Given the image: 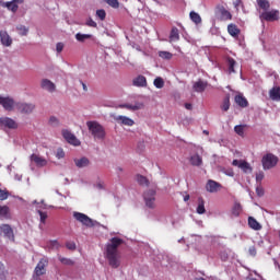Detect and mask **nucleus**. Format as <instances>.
I'll list each match as a JSON object with an SVG mask.
<instances>
[{"label":"nucleus","mask_w":280,"mask_h":280,"mask_svg":"<svg viewBox=\"0 0 280 280\" xmlns=\"http://www.w3.org/2000/svg\"><path fill=\"white\" fill-rule=\"evenodd\" d=\"M226 65H228L229 73L230 74L235 73V65H237V61H235V59H233L232 57H228Z\"/></svg>","instance_id":"28"},{"label":"nucleus","mask_w":280,"mask_h":280,"mask_svg":"<svg viewBox=\"0 0 280 280\" xmlns=\"http://www.w3.org/2000/svg\"><path fill=\"white\" fill-rule=\"evenodd\" d=\"M85 25H88V27H97V22L93 21V19H89L85 23Z\"/></svg>","instance_id":"50"},{"label":"nucleus","mask_w":280,"mask_h":280,"mask_svg":"<svg viewBox=\"0 0 280 280\" xmlns=\"http://www.w3.org/2000/svg\"><path fill=\"white\" fill-rule=\"evenodd\" d=\"M107 5L117 10L119 8V0H103Z\"/></svg>","instance_id":"43"},{"label":"nucleus","mask_w":280,"mask_h":280,"mask_svg":"<svg viewBox=\"0 0 280 280\" xmlns=\"http://www.w3.org/2000/svg\"><path fill=\"white\" fill-rule=\"evenodd\" d=\"M269 97H270V100H272L273 102H280V86H273V88L269 91Z\"/></svg>","instance_id":"21"},{"label":"nucleus","mask_w":280,"mask_h":280,"mask_svg":"<svg viewBox=\"0 0 280 280\" xmlns=\"http://www.w3.org/2000/svg\"><path fill=\"white\" fill-rule=\"evenodd\" d=\"M90 38H93V35H91V34H81V33L75 34V39L79 43H84V40H89Z\"/></svg>","instance_id":"33"},{"label":"nucleus","mask_w":280,"mask_h":280,"mask_svg":"<svg viewBox=\"0 0 280 280\" xmlns=\"http://www.w3.org/2000/svg\"><path fill=\"white\" fill-rule=\"evenodd\" d=\"M56 156L58 159H65V150H62V148L57 149Z\"/></svg>","instance_id":"51"},{"label":"nucleus","mask_w":280,"mask_h":280,"mask_svg":"<svg viewBox=\"0 0 280 280\" xmlns=\"http://www.w3.org/2000/svg\"><path fill=\"white\" fill-rule=\"evenodd\" d=\"M203 135H207V136H209V131H207V130H203Z\"/></svg>","instance_id":"64"},{"label":"nucleus","mask_w":280,"mask_h":280,"mask_svg":"<svg viewBox=\"0 0 280 280\" xmlns=\"http://www.w3.org/2000/svg\"><path fill=\"white\" fill-rule=\"evenodd\" d=\"M39 213V220L42 222V224H45V222H47V212H43L40 210H38Z\"/></svg>","instance_id":"48"},{"label":"nucleus","mask_w":280,"mask_h":280,"mask_svg":"<svg viewBox=\"0 0 280 280\" xmlns=\"http://www.w3.org/2000/svg\"><path fill=\"white\" fill-rule=\"evenodd\" d=\"M153 84L155 89H163V86H165V81L163 80V78L158 77L154 79Z\"/></svg>","instance_id":"38"},{"label":"nucleus","mask_w":280,"mask_h":280,"mask_svg":"<svg viewBox=\"0 0 280 280\" xmlns=\"http://www.w3.org/2000/svg\"><path fill=\"white\" fill-rule=\"evenodd\" d=\"M0 128L1 130H16V128H19V122L10 117H1Z\"/></svg>","instance_id":"6"},{"label":"nucleus","mask_w":280,"mask_h":280,"mask_svg":"<svg viewBox=\"0 0 280 280\" xmlns=\"http://www.w3.org/2000/svg\"><path fill=\"white\" fill-rule=\"evenodd\" d=\"M258 8L264 10V12L270 10V1L268 0H256Z\"/></svg>","instance_id":"30"},{"label":"nucleus","mask_w":280,"mask_h":280,"mask_svg":"<svg viewBox=\"0 0 280 280\" xmlns=\"http://www.w3.org/2000/svg\"><path fill=\"white\" fill-rule=\"evenodd\" d=\"M256 194H257V196H259V198H261V196H264V187L257 186Z\"/></svg>","instance_id":"52"},{"label":"nucleus","mask_w":280,"mask_h":280,"mask_svg":"<svg viewBox=\"0 0 280 280\" xmlns=\"http://www.w3.org/2000/svg\"><path fill=\"white\" fill-rule=\"evenodd\" d=\"M118 119L124 126H135V120H132L131 118H128L126 116H118Z\"/></svg>","instance_id":"35"},{"label":"nucleus","mask_w":280,"mask_h":280,"mask_svg":"<svg viewBox=\"0 0 280 280\" xmlns=\"http://www.w3.org/2000/svg\"><path fill=\"white\" fill-rule=\"evenodd\" d=\"M137 183H139L142 187H150V180L143 175L137 176Z\"/></svg>","instance_id":"32"},{"label":"nucleus","mask_w":280,"mask_h":280,"mask_svg":"<svg viewBox=\"0 0 280 280\" xmlns=\"http://www.w3.org/2000/svg\"><path fill=\"white\" fill-rule=\"evenodd\" d=\"M221 189H222V184L213 179H209L206 184V191H209V194H218V191H220Z\"/></svg>","instance_id":"11"},{"label":"nucleus","mask_w":280,"mask_h":280,"mask_svg":"<svg viewBox=\"0 0 280 280\" xmlns=\"http://www.w3.org/2000/svg\"><path fill=\"white\" fill-rule=\"evenodd\" d=\"M60 244L58 243V241H50L49 242V247L50 248H59Z\"/></svg>","instance_id":"53"},{"label":"nucleus","mask_w":280,"mask_h":280,"mask_svg":"<svg viewBox=\"0 0 280 280\" xmlns=\"http://www.w3.org/2000/svg\"><path fill=\"white\" fill-rule=\"evenodd\" d=\"M190 19L192 23H196V25H199V23H202V18H200V14L194 11L190 12Z\"/></svg>","instance_id":"37"},{"label":"nucleus","mask_w":280,"mask_h":280,"mask_svg":"<svg viewBox=\"0 0 280 280\" xmlns=\"http://www.w3.org/2000/svg\"><path fill=\"white\" fill-rule=\"evenodd\" d=\"M159 57L163 60H172V58H174V55L170 51H159Z\"/></svg>","instance_id":"39"},{"label":"nucleus","mask_w":280,"mask_h":280,"mask_svg":"<svg viewBox=\"0 0 280 280\" xmlns=\"http://www.w3.org/2000/svg\"><path fill=\"white\" fill-rule=\"evenodd\" d=\"M240 5H242V0H235L234 8H236V10H238Z\"/></svg>","instance_id":"56"},{"label":"nucleus","mask_w":280,"mask_h":280,"mask_svg":"<svg viewBox=\"0 0 280 280\" xmlns=\"http://www.w3.org/2000/svg\"><path fill=\"white\" fill-rule=\"evenodd\" d=\"M217 13L220 15L221 21H231L233 19V14H231L224 5H218Z\"/></svg>","instance_id":"12"},{"label":"nucleus","mask_w":280,"mask_h":280,"mask_svg":"<svg viewBox=\"0 0 280 280\" xmlns=\"http://www.w3.org/2000/svg\"><path fill=\"white\" fill-rule=\"evenodd\" d=\"M265 176L266 175L264 174V172L259 171L258 173H256V182H258L259 185H261V180H264Z\"/></svg>","instance_id":"47"},{"label":"nucleus","mask_w":280,"mask_h":280,"mask_svg":"<svg viewBox=\"0 0 280 280\" xmlns=\"http://www.w3.org/2000/svg\"><path fill=\"white\" fill-rule=\"evenodd\" d=\"M0 218H10V207L0 206Z\"/></svg>","instance_id":"36"},{"label":"nucleus","mask_w":280,"mask_h":280,"mask_svg":"<svg viewBox=\"0 0 280 280\" xmlns=\"http://www.w3.org/2000/svg\"><path fill=\"white\" fill-rule=\"evenodd\" d=\"M49 126H60V120L56 116H51L48 120Z\"/></svg>","instance_id":"44"},{"label":"nucleus","mask_w":280,"mask_h":280,"mask_svg":"<svg viewBox=\"0 0 280 280\" xmlns=\"http://www.w3.org/2000/svg\"><path fill=\"white\" fill-rule=\"evenodd\" d=\"M62 137L68 141L71 145H80V140L75 137V135L71 133L69 130H62Z\"/></svg>","instance_id":"14"},{"label":"nucleus","mask_w":280,"mask_h":280,"mask_svg":"<svg viewBox=\"0 0 280 280\" xmlns=\"http://www.w3.org/2000/svg\"><path fill=\"white\" fill-rule=\"evenodd\" d=\"M32 163H35L37 167H45L47 165V160L36 153L30 156Z\"/></svg>","instance_id":"15"},{"label":"nucleus","mask_w":280,"mask_h":280,"mask_svg":"<svg viewBox=\"0 0 280 280\" xmlns=\"http://www.w3.org/2000/svg\"><path fill=\"white\" fill-rule=\"evenodd\" d=\"M68 250H75V243L69 242L66 244Z\"/></svg>","instance_id":"54"},{"label":"nucleus","mask_w":280,"mask_h":280,"mask_svg":"<svg viewBox=\"0 0 280 280\" xmlns=\"http://www.w3.org/2000/svg\"><path fill=\"white\" fill-rule=\"evenodd\" d=\"M59 261H61V264H63V266H73V260H71L69 258H65L62 256H59Z\"/></svg>","instance_id":"45"},{"label":"nucleus","mask_w":280,"mask_h":280,"mask_svg":"<svg viewBox=\"0 0 280 280\" xmlns=\"http://www.w3.org/2000/svg\"><path fill=\"white\" fill-rule=\"evenodd\" d=\"M9 196H10V192L0 189V200H8Z\"/></svg>","instance_id":"49"},{"label":"nucleus","mask_w":280,"mask_h":280,"mask_svg":"<svg viewBox=\"0 0 280 280\" xmlns=\"http://www.w3.org/2000/svg\"><path fill=\"white\" fill-rule=\"evenodd\" d=\"M260 21H267L268 23L279 21V10L264 11L260 14Z\"/></svg>","instance_id":"7"},{"label":"nucleus","mask_w":280,"mask_h":280,"mask_svg":"<svg viewBox=\"0 0 280 280\" xmlns=\"http://www.w3.org/2000/svg\"><path fill=\"white\" fill-rule=\"evenodd\" d=\"M234 102L241 108H247V106H248V100H246L243 94L235 95Z\"/></svg>","instance_id":"18"},{"label":"nucleus","mask_w":280,"mask_h":280,"mask_svg":"<svg viewBox=\"0 0 280 280\" xmlns=\"http://www.w3.org/2000/svg\"><path fill=\"white\" fill-rule=\"evenodd\" d=\"M244 128H246V125H236L234 127V132H236L238 137H244Z\"/></svg>","instance_id":"40"},{"label":"nucleus","mask_w":280,"mask_h":280,"mask_svg":"<svg viewBox=\"0 0 280 280\" xmlns=\"http://www.w3.org/2000/svg\"><path fill=\"white\" fill-rule=\"evenodd\" d=\"M278 163H279V156L272 153H267L261 159L262 168L265 171L277 167Z\"/></svg>","instance_id":"3"},{"label":"nucleus","mask_w":280,"mask_h":280,"mask_svg":"<svg viewBox=\"0 0 280 280\" xmlns=\"http://www.w3.org/2000/svg\"><path fill=\"white\" fill-rule=\"evenodd\" d=\"M189 161L190 164L194 165L195 167H200V165H202V156H200L199 154L190 156Z\"/></svg>","instance_id":"25"},{"label":"nucleus","mask_w":280,"mask_h":280,"mask_svg":"<svg viewBox=\"0 0 280 280\" xmlns=\"http://www.w3.org/2000/svg\"><path fill=\"white\" fill-rule=\"evenodd\" d=\"M228 176H235V173L233 172V170H230L228 173H226Z\"/></svg>","instance_id":"60"},{"label":"nucleus","mask_w":280,"mask_h":280,"mask_svg":"<svg viewBox=\"0 0 280 280\" xmlns=\"http://www.w3.org/2000/svg\"><path fill=\"white\" fill-rule=\"evenodd\" d=\"M56 49H57V52L60 54V51H62V49H65V45L62 43H58L56 45Z\"/></svg>","instance_id":"55"},{"label":"nucleus","mask_w":280,"mask_h":280,"mask_svg":"<svg viewBox=\"0 0 280 280\" xmlns=\"http://www.w3.org/2000/svg\"><path fill=\"white\" fill-rule=\"evenodd\" d=\"M0 42L3 47H12V37L5 31H0Z\"/></svg>","instance_id":"16"},{"label":"nucleus","mask_w":280,"mask_h":280,"mask_svg":"<svg viewBox=\"0 0 280 280\" xmlns=\"http://www.w3.org/2000/svg\"><path fill=\"white\" fill-rule=\"evenodd\" d=\"M88 130L91 132L94 139H98L100 141H104L106 139V129L104 126L100 125V122L95 120L86 121Z\"/></svg>","instance_id":"2"},{"label":"nucleus","mask_w":280,"mask_h":280,"mask_svg":"<svg viewBox=\"0 0 280 280\" xmlns=\"http://www.w3.org/2000/svg\"><path fill=\"white\" fill-rule=\"evenodd\" d=\"M73 218L77 220V222H81L83 226H94L93 219L89 218V215L82 213V212H73Z\"/></svg>","instance_id":"8"},{"label":"nucleus","mask_w":280,"mask_h":280,"mask_svg":"<svg viewBox=\"0 0 280 280\" xmlns=\"http://www.w3.org/2000/svg\"><path fill=\"white\" fill-rule=\"evenodd\" d=\"M80 84H81L83 91H85V92L89 91V88L86 86V83H83L82 81H80Z\"/></svg>","instance_id":"59"},{"label":"nucleus","mask_w":280,"mask_h":280,"mask_svg":"<svg viewBox=\"0 0 280 280\" xmlns=\"http://www.w3.org/2000/svg\"><path fill=\"white\" fill-rule=\"evenodd\" d=\"M143 199L145 202V207L149 209H155L156 208V190L149 189L144 191Z\"/></svg>","instance_id":"4"},{"label":"nucleus","mask_w":280,"mask_h":280,"mask_svg":"<svg viewBox=\"0 0 280 280\" xmlns=\"http://www.w3.org/2000/svg\"><path fill=\"white\" fill-rule=\"evenodd\" d=\"M15 108L22 115H32V113H34V110H36V104L19 102V103H15Z\"/></svg>","instance_id":"5"},{"label":"nucleus","mask_w":280,"mask_h":280,"mask_svg":"<svg viewBox=\"0 0 280 280\" xmlns=\"http://www.w3.org/2000/svg\"><path fill=\"white\" fill-rule=\"evenodd\" d=\"M185 108H186L187 110H191V108H194V105H191V103H186V104H185Z\"/></svg>","instance_id":"58"},{"label":"nucleus","mask_w":280,"mask_h":280,"mask_svg":"<svg viewBox=\"0 0 280 280\" xmlns=\"http://www.w3.org/2000/svg\"><path fill=\"white\" fill-rule=\"evenodd\" d=\"M144 104L140 102H136L133 105L132 104H125L120 105V108H127V110H141L144 108Z\"/></svg>","instance_id":"20"},{"label":"nucleus","mask_w":280,"mask_h":280,"mask_svg":"<svg viewBox=\"0 0 280 280\" xmlns=\"http://www.w3.org/2000/svg\"><path fill=\"white\" fill-rule=\"evenodd\" d=\"M14 1V3L16 4V5H19V3H23V0H13Z\"/></svg>","instance_id":"62"},{"label":"nucleus","mask_w":280,"mask_h":280,"mask_svg":"<svg viewBox=\"0 0 280 280\" xmlns=\"http://www.w3.org/2000/svg\"><path fill=\"white\" fill-rule=\"evenodd\" d=\"M3 8H8L11 12H16L19 10V4H16L13 0L10 2L3 3Z\"/></svg>","instance_id":"34"},{"label":"nucleus","mask_w":280,"mask_h":280,"mask_svg":"<svg viewBox=\"0 0 280 280\" xmlns=\"http://www.w3.org/2000/svg\"><path fill=\"white\" fill-rule=\"evenodd\" d=\"M96 16L100 18L101 21H105L106 20V11L104 9L97 10Z\"/></svg>","instance_id":"46"},{"label":"nucleus","mask_w":280,"mask_h":280,"mask_svg":"<svg viewBox=\"0 0 280 280\" xmlns=\"http://www.w3.org/2000/svg\"><path fill=\"white\" fill-rule=\"evenodd\" d=\"M197 213H199V215L207 213V209H205V199L202 197L198 198Z\"/></svg>","instance_id":"29"},{"label":"nucleus","mask_w":280,"mask_h":280,"mask_svg":"<svg viewBox=\"0 0 280 280\" xmlns=\"http://www.w3.org/2000/svg\"><path fill=\"white\" fill-rule=\"evenodd\" d=\"M207 86H209V83L207 81L198 80L194 83L192 89L195 93H205Z\"/></svg>","instance_id":"17"},{"label":"nucleus","mask_w":280,"mask_h":280,"mask_svg":"<svg viewBox=\"0 0 280 280\" xmlns=\"http://www.w3.org/2000/svg\"><path fill=\"white\" fill-rule=\"evenodd\" d=\"M178 40H180V33H178L177 27H173L170 34V43H176Z\"/></svg>","instance_id":"23"},{"label":"nucleus","mask_w":280,"mask_h":280,"mask_svg":"<svg viewBox=\"0 0 280 280\" xmlns=\"http://www.w3.org/2000/svg\"><path fill=\"white\" fill-rule=\"evenodd\" d=\"M232 165L240 167L244 174H250L253 172V166L244 160H233Z\"/></svg>","instance_id":"9"},{"label":"nucleus","mask_w":280,"mask_h":280,"mask_svg":"<svg viewBox=\"0 0 280 280\" xmlns=\"http://www.w3.org/2000/svg\"><path fill=\"white\" fill-rule=\"evenodd\" d=\"M42 89H44L45 91H48L49 93H54V91H56V84L49 81V79H44L42 81Z\"/></svg>","instance_id":"19"},{"label":"nucleus","mask_w":280,"mask_h":280,"mask_svg":"<svg viewBox=\"0 0 280 280\" xmlns=\"http://www.w3.org/2000/svg\"><path fill=\"white\" fill-rule=\"evenodd\" d=\"M0 106L4 108V110H13L16 103H14V98L10 96H0Z\"/></svg>","instance_id":"10"},{"label":"nucleus","mask_w":280,"mask_h":280,"mask_svg":"<svg viewBox=\"0 0 280 280\" xmlns=\"http://www.w3.org/2000/svg\"><path fill=\"white\" fill-rule=\"evenodd\" d=\"M229 108H231V95H226L224 98H223V103L221 105V109L226 113L229 110Z\"/></svg>","instance_id":"31"},{"label":"nucleus","mask_w":280,"mask_h":280,"mask_svg":"<svg viewBox=\"0 0 280 280\" xmlns=\"http://www.w3.org/2000/svg\"><path fill=\"white\" fill-rule=\"evenodd\" d=\"M189 198H190V196H189V195H186V196L184 197V202H188Z\"/></svg>","instance_id":"61"},{"label":"nucleus","mask_w":280,"mask_h":280,"mask_svg":"<svg viewBox=\"0 0 280 280\" xmlns=\"http://www.w3.org/2000/svg\"><path fill=\"white\" fill-rule=\"evenodd\" d=\"M228 32H229L230 36H233V38H237V36H240L241 31L237 28V25L230 24L228 26Z\"/></svg>","instance_id":"27"},{"label":"nucleus","mask_w":280,"mask_h":280,"mask_svg":"<svg viewBox=\"0 0 280 280\" xmlns=\"http://www.w3.org/2000/svg\"><path fill=\"white\" fill-rule=\"evenodd\" d=\"M249 254L255 257V255H257V249H255V247H250L249 248Z\"/></svg>","instance_id":"57"},{"label":"nucleus","mask_w":280,"mask_h":280,"mask_svg":"<svg viewBox=\"0 0 280 280\" xmlns=\"http://www.w3.org/2000/svg\"><path fill=\"white\" fill-rule=\"evenodd\" d=\"M133 86H148V80L143 75H138L133 80Z\"/></svg>","instance_id":"26"},{"label":"nucleus","mask_w":280,"mask_h":280,"mask_svg":"<svg viewBox=\"0 0 280 280\" xmlns=\"http://www.w3.org/2000/svg\"><path fill=\"white\" fill-rule=\"evenodd\" d=\"M16 30L20 36H27V33L30 32V28H27L25 25H19L16 26Z\"/></svg>","instance_id":"41"},{"label":"nucleus","mask_w":280,"mask_h":280,"mask_svg":"<svg viewBox=\"0 0 280 280\" xmlns=\"http://www.w3.org/2000/svg\"><path fill=\"white\" fill-rule=\"evenodd\" d=\"M91 162L89 161L88 158H81V159H74V164L77 167L82 168V167H89V164Z\"/></svg>","instance_id":"24"},{"label":"nucleus","mask_w":280,"mask_h":280,"mask_svg":"<svg viewBox=\"0 0 280 280\" xmlns=\"http://www.w3.org/2000/svg\"><path fill=\"white\" fill-rule=\"evenodd\" d=\"M248 226H249V229H253L254 231H261L260 223L253 217L248 218Z\"/></svg>","instance_id":"22"},{"label":"nucleus","mask_w":280,"mask_h":280,"mask_svg":"<svg viewBox=\"0 0 280 280\" xmlns=\"http://www.w3.org/2000/svg\"><path fill=\"white\" fill-rule=\"evenodd\" d=\"M124 244V240L119 237H113L110 243L106 245L105 257L110 266V268H119L121 266V254L119 253V247Z\"/></svg>","instance_id":"1"},{"label":"nucleus","mask_w":280,"mask_h":280,"mask_svg":"<svg viewBox=\"0 0 280 280\" xmlns=\"http://www.w3.org/2000/svg\"><path fill=\"white\" fill-rule=\"evenodd\" d=\"M232 213H233V215H235L237 218V215H240V213H242V205L235 203L232 209Z\"/></svg>","instance_id":"42"},{"label":"nucleus","mask_w":280,"mask_h":280,"mask_svg":"<svg viewBox=\"0 0 280 280\" xmlns=\"http://www.w3.org/2000/svg\"><path fill=\"white\" fill-rule=\"evenodd\" d=\"M98 189H104V186H102V184L97 185Z\"/></svg>","instance_id":"63"},{"label":"nucleus","mask_w":280,"mask_h":280,"mask_svg":"<svg viewBox=\"0 0 280 280\" xmlns=\"http://www.w3.org/2000/svg\"><path fill=\"white\" fill-rule=\"evenodd\" d=\"M0 231L1 233H3L4 237H8V240L14 242V230H12V226L10 224H1Z\"/></svg>","instance_id":"13"}]
</instances>
